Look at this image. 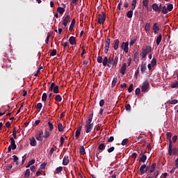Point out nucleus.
Returning a JSON list of instances; mask_svg holds the SVG:
<instances>
[{
    "label": "nucleus",
    "mask_w": 178,
    "mask_h": 178,
    "mask_svg": "<svg viewBox=\"0 0 178 178\" xmlns=\"http://www.w3.org/2000/svg\"><path fill=\"white\" fill-rule=\"evenodd\" d=\"M79 154H80V155H86V149H84V146L80 147Z\"/></svg>",
    "instance_id": "obj_31"
},
{
    "label": "nucleus",
    "mask_w": 178,
    "mask_h": 178,
    "mask_svg": "<svg viewBox=\"0 0 178 178\" xmlns=\"http://www.w3.org/2000/svg\"><path fill=\"white\" fill-rule=\"evenodd\" d=\"M172 154H173V155L177 154V149L176 147H172Z\"/></svg>",
    "instance_id": "obj_61"
},
{
    "label": "nucleus",
    "mask_w": 178,
    "mask_h": 178,
    "mask_svg": "<svg viewBox=\"0 0 178 178\" xmlns=\"http://www.w3.org/2000/svg\"><path fill=\"white\" fill-rule=\"evenodd\" d=\"M58 131H63V125L62 123L58 124Z\"/></svg>",
    "instance_id": "obj_50"
},
{
    "label": "nucleus",
    "mask_w": 178,
    "mask_h": 178,
    "mask_svg": "<svg viewBox=\"0 0 178 178\" xmlns=\"http://www.w3.org/2000/svg\"><path fill=\"white\" fill-rule=\"evenodd\" d=\"M105 144L101 143L100 145H99L98 149H99L100 151H104V149H105Z\"/></svg>",
    "instance_id": "obj_40"
},
{
    "label": "nucleus",
    "mask_w": 178,
    "mask_h": 178,
    "mask_svg": "<svg viewBox=\"0 0 178 178\" xmlns=\"http://www.w3.org/2000/svg\"><path fill=\"white\" fill-rule=\"evenodd\" d=\"M140 92H141V89H140V88H137L135 90L136 95H140Z\"/></svg>",
    "instance_id": "obj_60"
},
{
    "label": "nucleus",
    "mask_w": 178,
    "mask_h": 178,
    "mask_svg": "<svg viewBox=\"0 0 178 178\" xmlns=\"http://www.w3.org/2000/svg\"><path fill=\"white\" fill-rule=\"evenodd\" d=\"M56 55V49H54L50 53V56H55Z\"/></svg>",
    "instance_id": "obj_59"
},
{
    "label": "nucleus",
    "mask_w": 178,
    "mask_h": 178,
    "mask_svg": "<svg viewBox=\"0 0 178 178\" xmlns=\"http://www.w3.org/2000/svg\"><path fill=\"white\" fill-rule=\"evenodd\" d=\"M149 0H143V6H145L147 9H148V2Z\"/></svg>",
    "instance_id": "obj_38"
},
{
    "label": "nucleus",
    "mask_w": 178,
    "mask_h": 178,
    "mask_svg": "<svg viewBox=\"0 0 178 178\" xmlns=\"http://www.w3.org/2000/svg\"><path fill=\"white\" fill-rule=\"evenodd\" d=\"M129 143V138H125L122 141V145H127Z\"/></svg>",
    "instance_id": "obj_53"
},
{
    "label": "nucleus",
    "mask_w": 178,
    "mask_h": 178,
    "mask_svg": "<svg viewBox=\"0 0 178 178\" xmlns=\"http://www.w3.org/2000/svg\"><path fill=\"white\" fill-rule=\"evenodd\" d=\"M153 31L154 34H158V31H159V24L158 22L153 24Z\"/></svg>",
    "instance_id": "obj_11"
},
{
    "label": "nucleus",
    "mask_w": 178,
    "mask_h": 178,
    "mask_svg": "<svg viewBox=\"0 0 178 178\" xmlns=\"http://www.w3.org/2000/svg\"><path fill=\"white\" fill-rule=\"evenodd\" d=\"M17 134V132L16 131V127L13 128V138L15 140V138H17V136L16 135Z\"/></svg>",
    "instance_id": "obj_41"
},
{
    "label": "nucleus",
    "mask_w": 178,
    "mask_h": 178,
    "mask_svg": "<svg viewBox=\"0 0 178 178\" xmlns=\"http://www.w3.org/2000/svg\"><path fill=\"white\" fill-rule=\"evenodd\" d=\"M98 63H102V56H99L97 59Z\"/></svg>",
    "instance_id": "obj_64"
},
{
    "label": "nucleus",
    "mask_w": 178,
    "mask_h": 178,
    "mask_svg": "<svg viewBox=\"0 0 178 178\" xmlns=\"http://www.w3.org/2000/svg\"><path fill=\"white\" fill-rule=\"evenodd\" d=\"M171 88H178V81L174 82L172 84H171Z\"/></svg>",
    "instance_id": "obj_49"
},
{
    "label": "nucleus",
    "mask_w": 178,
    "mask_h": 178,
    "mask_svg": "<svg viewBox=\"0 0 178 178\" xmlns=\"http://www.w3.org/2000/svg\"><path fill=\"white\" fill-rule=\"evenodd\" d=\"M161 41H162V34L160 33L156 40V45H159Z\"/></svg>",
    "instance_id": "obj_29"
},
{
    "label": "nucleus",
    "mask_w": 178,
    "mask_h": 178,
    "mask_svg": "<svg viewBox=\"0 0 178 178\" xmlns=\"http://www.w3.org/2000/svg\"><path fill=\"white\" fill-rule=\"evenodd\" d=\"M109 47H111V39L107 38L104 47V52L106 54H108V51H109Z\"/></svg>",
    "instance_id": "obj_8"
},
{
    "label": "nucleus",
    "mask_w": 178,
    "mask_h": 178,
    "mask_svg": "<svg viewBox=\"0 0 178 178\" xmlns=\"http://www.w3.org/2000/svg\"><path fill=\"white\" fill-rule=\"evenodd\" d=\"M107 151L109 154H111V152H113V151H115V147L113 146L111 147L109 149H108Z\"/></svg>",
    "instance_id": "obj_63"
},
{
    "label": "nucleus",
    "mask_w": 178,
    "mask_h": 178,
    "mask_svg": "<svg viewBox=\"0 0 178 178\" xmlns=\"http://www.w3.org/2000/svg\"><path fill=\"white\" fill-rule=\"evenodd\" d=\"M69 20H70V15H67L66 17L64 18L63 21V24L65 27L67 26V23H69Z\"/></svg>",
    "instance_id": "obj_14"
},
{
    "label": "nucleus",
    "mask_w": 178,
    "mask_h": 178,
    "mask_svg": "<svg viewBox=\"0 0 178 178\" xmlns=\"http://www.w3.org/2000/svg\"><path fill=\"white\" fill-rule=\"evenodd\" d=\"M147 70V63H142L141 67H140V72L142 74Z\"/></svg>",
    "instance_id": "obj_18"
},
{
    "label": "nucleus",
    "mask_w": 178,
    "mask_h": 178,
    "mask_svg": "<svg viewBox=\"0 0 178 178\" xmlns=\"http://www.w3.org/2000/svg\"><path fill=\"white\" fill-rule=\"evenodd\" d=\"M156 168V163H154L153 164H152V165L150 167V170L148 172L150 173H154V172H155Z\"/></svg>",
    "instance_id": "obj_25"
},
{
    "label": "nucleus",
    "mask_w": 178,
    "mask_h": 178,
    "mask_svg": "<svg viewBox=\"0 0 178 178\" xmlns=\"http://www.w3.org/2000/svg\"><path fill=\"white\" fill-rule=\"evenodd\" d=\"M142 51L146 54L148 55L151 51H152V47L151 46H146L145 49H142Z\"/></svg>",
    "instance_id": "obj_13"
},
{
    "label": "nucleus",
    "mask_w": 178,
    "mask_h": 178,
    "mask_svg": "<svg viewBox=\"0 0 178 178\" xmlns=\"http://www.w3.org/2000/svg\"><path fill=\"white\" fill-rule=\"evenodd\" d=\"M75 24H76V19H73L71 22V24L70 25V28H69L70 31H71V32L73 31V29H74Z\"/></svg>",
    "instance_id": "obj_22"
},
{
    "label": "nucleus",
    "mask_w": 178,
    "mask_h": 178,
    "mask_svg": "<svg viewBox=\"0 0 178 178\" xmlns=\"http://www.w3.org/2000/svg\"><path fill=\"white\" fill-rule=\"evenodd\" d=\"M105 20H106V15L105 13L102 12V14H99L98 15V24H104V23H105Z\"/></svg>",
    "instance_id": "obj_3"
},
{
    "label": "nucleus",
    "mask_w": 178,
    "mask_h": 178,
    "mask_svg": "<svg viewBox=\"0 0 178 178\" xmlns=\"http://www.w3.org/2000/svg\"><path fill=\"white\" fill-rule=\"evenodd\" d=\"M134 10L133 9H131L130 10H129L127 13V17H128V19H131V17H133V11Z\"/></svg>",
    "instance_id": "obj_30"
},
{
    "label": "nucleus",
    "mask_w": 178,
    "mask_h": 178,
    "mask_svg": "<svg viewBox=\"0 0 178 178\" xmlns=\"http://www.w3.org/2000/svg\"><path fill=\"white\" fill-rule=\"evenodd\" d=\"M63 170V167L60 166L56 169L54 173L56 175H59V173H60V172H62Z\"/></svg>",
    "instance_id": "obj_34"
},
{
    "label": "nucleus",
    "mask_w": 178,
    "mask_h": 178,
    "mask_svg": "<svg viewBox=\"0 0 178 178\" xmlns=\"http://www.w3.org/2000/svg\"><path fill=\"white\" fill-rule=\"evenodd\" d=\"M55 101H56V102H62V96H60V95H57L55 97Z\"/></svg>",
    "instance_id": "obj_37"
},
{
    "label": "nucleus",
    "mask_w": 178,
    "mask_h": 178,
    "mask_svg": "<svg viewBox=\"0 0 178 178\" xmlns=\"http://www.w3.org/2000/svg\"><path fill=\"white\" fill-rule=\"evenodd\" d=\"M24 177L25 178H29L30 177V169H27L25 172V174H24Z\"/></svg>",
    "instance_id": "obj_44"
},
{
    "label": "nucleus",
    "mask_w": 178,
    "mask_h": 178,
    "mask_svg": "<svg viewBox=\"0 0 178 178\" xmlns=\"http://www.w3.org/2000/svg\"><path fill=\"white\" fill-rule=\"evenodd\" d=\"M34 163H35V160L32 159L28 162V164L26 166V168H30L31 166V165H34Z\"/></svg>",
    "instance_id": "obj_35"
},
{
    "label": "nucleus",
    "mask_w": 178,
    "mask_h": 178,
    "mask_svg": "<svg viewBox=\"0 0 178 178\" xmlns=\"http://www.w3.org/2000/svg\"><path fill=\"white\" fill-rule=\"evenodd\" d=\"M121 48L123 49L125 54H127V52H129V42H123L121 44Z\"/></svg>",
    "instance_id": "obj_6"
},
{
    "label": "nucleus",
    "mask_w": 178,
    "mask_h": 178,
    "mask_svg": "<svg viewBox=\"0 0 178 178\" xmlns=\"http://www.w3.org/2000/svg\"><path fill=\"white\" fill-rule=\"evenodd\" d=\"M65 8H62V7H58L57 8V12L58 13H60V15H63V13H65Z\"/></svg>",
    "instance_id": "obj_32"
},
{
    "label": "nucleus",
    "mask_w": 178,
    "mask_h": 178,
    "mask_svg": "<svg viewBox=\"0 0 178 178\" xmlns=\"http://www.w3.org/2000/svg\"><path fill=\"white\" fill-rule=\"evenodd\" d=\"M151 65H152V66H155V65H156V58H153L152 59Z\"/></svg>",
    "instance_id": "obj_56"
},
{
    "label": "nucleus",
    "mask_w": 178,
    "mask_h": 178,
    "mask_svg": "<svg viewBox=\"0 0 178 178\" xmlns=\"http://www.w3.org/2000/svg\"><path fill=\"white\" fill-rule=\"evenodd\" d=\"M42 108V103H38L37 105H36V109L38 110H40Z\"/></svg>",
    "instance_id": "obj_57"
},
{
    "label": "nucleus",
    "mask_w": 178,
    "mask_h": 178,
    "mask_svg": "<svg viewBox=\"0 0 178 178\" xmlns=\"http://www.w3.org/2000/svg\"><path fill=\"white\" fill-rule=\"evenodd\" d=\"M168 104H170V105H175L176 104H178V100L177 99H173L172 101L169 100Z\"/></svg>",
    "instance_id": "obj_42"
},
{
    "label": "nucleus",
    "mask_w": 178,
    "mask_h": 178,
    "mask_svg": "<svg viewBox=\"0 0 178 178\" xmlns=\"http://www.w3.org/2000/svg\"><path fill=\"white\" fill-rule=\"evenodd\" d=\"M69 156H65L63 159V165H64V166H67V165H69Z\"/></svg>",
    "instance_id": "obj_16"
},
{
    "label": "nucleus",
    "mask_w": 178,
    "mask_h": 178,
    "mask_svg": "<svg viewBox=\"0 0 178 178\" xmlns=\"http://www.w3.org/2000/svg\"><path fill=\"white\" fill-rule=\"evenodd\" d=\"M30 144L32 147H35V145H37V140H35L34 137L30 139Z\"/></svg>",
    "instance_id": "obj_24"
},
{
    "label": "nucleus",
    "mask_w": 178,
    "mask_h": 178,
    "mask_svg": "<svg viewBox=\"0 0 178 178\" xmlns=\"http://www.w3.org/2000/svg\"><path fill=\"white\" fill-rule=\"evenodd\" d=\"M120 43V41L119 40V39L114 40L113 49H115V51H118V49H119Z\"/></svg>",
    "instance_id": "obj_17"
},
{
    "label": "nucleus",
    "mask_w": 178,
    "mask_h": 178,
    "mask_svg": "<svg viewBox=\"0 0 178 178\" xmlns=\"http://www.w3.org/2000/svg\"><path fill=\"white\" fill-rule=\"evenodd\" d=\"M136 41H137L136 39L131 40L129 42L130 47H131L132 45H134V44H136Z\"/></svg>",
    "instance_id": "obj_62"
},
{
    "label": "nucleus",
    "mask_w": 178,
    "mask_h": 178,
    "mask_svg": "<svg viewBox=\"0 0 178 178\" xmlns=\"http://www.w3.org/2000/svg\"><path fill=\"white\" fill-rule=\"evenodd\" d=\"M140 56H141V58L144 59L147 58V54L142 50V52L140 54Z\"/></svg>",
    "instance_id": "obj_54"
},
{
    "label": "nucleus",
    "mask_w": 178,
    "mask_h": 178,
    "mask_svg": "<svg viewBox=\"0 0 178 178\" xmlns=\"http://www.w3.org/2000/svg\"><path fill=\"white\" fill-rule=\"evenodd\" d=\"M161 12L162 13H163V15H166V13H168V8L166 7V6H163V8H161Z\"/></svg>",
    "instance_id": "obj_39"
},
{
    "label": "nucleus",
    "mask_w": 178,
    "mask_h": 178,
    "mask_svg": "<svg viewBox=\"0 0 178 178\" xmlns=\"http://www.w3.org/2000/svg\"><path fill=\"white\" fill-rule=\"evenodd\" d=\"M139 158V162H143L144 163H145V161H147V156L143 154V153L140 154Z\"/></svg>",
    "instance_id": "obj_19"
},
{
    "label": "nucleus",
    "mask_w": 178,
    "mask_h": 178,
    "mask_svg": "<svg viewBox=\"0 0 178 178\" xmlns=\"http://www.w3.org/2000/svg\"><path fill=\"white\" fill-rule=\"evenodd\" d=\"M48 125L49 127V131H52V130H54V124H52V123L51 122H49Z\"/></svg>",
    "instance_id": "obj_55"
},
{
    "label": "nucleus",
    "mask_w": 178,
    "mask_h": 178,
    "mask_svg": "<svg viewBox=\"0 0 178 178\" xmlns=\"http://www.w3.org/2000/svg\"><path fill=\"white\" fill-rule=\"evenodd\" d=\"M43 135L44 131H42V130L39 131V134L35 136L36 140H38V141H42V138H44V136H42Z\"/></svg>",
    "instance_id": "obj_9"
},
{
    "label": "nucleus",
    "mask_w": 178,
    "mask_h": 178,
    "mask_svg": "<svg viewBox=\"0 0 178 178\" xmlns=\"http://www.w3.org/2000/svg\"><path fill=\"white\" fill-rule=\"evenodd\" d=\"M152 8L153 10H154V12H158L159 13H160L159 8L156 3H153L152 6Z\"/></svg>",
    "instance_id": "obj_21"
},
{
    "label": "nucleus",
    "mask_w": 178,
    "mask_h": 178,
    "mask_svg": "<svg viewBox=\"0 0 178 178\" xmlns=\"http://www.w3.org/2000/svg\"><path fill=\"white\" fill-rule=\"evenodd\" d=\"M94 127V123L90 124V123H86L85 126V130L86 133H91L92 129Z\"/></svg>",
    "instance_id": "obj_5"
},
{
    "label": "nucleus",
    "mask_w": 178,
    "mask_h": 178,
    "mask_svg": "<svg viewBox=\"0 0 178 178\" xmlns=\"http://www.w3.org/2000/svg\"><path fill=\"white\" fill-rule=\"evenodd\" d=\"M149 88V82H148V81H145L142 83V87H141L142 92H147Z\"/></svg>",
    "instance_id": "obj_4"
},
{
    "label": "nucleus",
    "mask_w": 178,
    "mask_h": 178,
    "mask_svg": "<svg viewBox=\"0 0 178 178\" xmlns=\"http://www.w3.org/2000/svg\"><path fill=\"white\" fill-rule=\"evenodd\" d=\"M94 116V113H92L89 115L88 120L86 121V123L92 124L91 122H92V118Z\"/></svg>",
    "instance_id": "obj_27"
},
{
    "label": "nucleus",
    "mask_w": 178,
    "mask_h": 178,
    "mask_svg": "<svg viewBox=\"0 0 178 178\" xmlns=\"http://www.w3.org/2000/svg\"><path fill=\"white\" fill-rule=\"evenodd\" d=\"M109 62V58H108V56H105L103 59V66H108V63Z\"/></svg>",
    "instance_id": "obj_28"
},
{
    "label": "nucleus",
    "mask_w": 178,
    "mask_h": 178,
    "mask_svg": "<svg viewBox=\"0 0 178 178\" xmlns=\"http://www.w3.org/2000/svg\"><path fill=\"white\" fill-rule=\"evenodd\" d=\"M10 147H12V149H16L17 148V146L16 145V141H15V139L13 138H10Z\"/></svg>",
    "instance_id": "obj_12"
},
{
    "label": "nucleus",
    "mask_w": 178,
    "mask_h": 178,
    "mask_svg": "<svg viewBox=\"0 0 178 178\" xmlns=\"http://www.w3.org/2000/svg\"><path fill=\"white\" fill-rule=\"evenodd\" d=\"M47 98H48L47 93H43L42 95V101H43V102H45L47 101Z\"/></svg>",
    "instance_id": "obj_43"
},
{
    "label": "nucleus",
    "mask_w": 178,
    "mask_h": 178,
    "mask_svg": "<svg viewBox=\"0 0 178 178\" xmlns=\"http://www.w3.org/2000/svg\"><path fill=\"white\" fill-rule=\"evenodd\" d=\"M116 83H118V76H115L113 79L112 83H111V87L113 88L115 86H116Z\"/></svg>",
    "instance_id": "obj_33"
},
{
    "label": "nucleus",
    "mask_w": 178,
    "mask_h": 178,
    "mask_svg": "<svg viewBox=\"0 0 178 178\" xmlns=\"http://www.w3.org/2000/svg\"><path fill=\"white\" fill-rule=\"evenodd\" d=\"M167 139L169 141V146H168V155L172 156V133L168 132L166 134Z\"/></svg>",
    "instance_id": "obj_2"
},
{
    "label": "nucleus",
    "mask_w": 178,
    "mask_h": 178,
    "mask_svg": "<svg viewBox=\"0 0 178 178\" xmlns=\"http://www.w3.org/2000/svg\"><path fill=\"white\" fill-rule=\"evenodd\" d=\"M49 136H50L49 131H47V130H46V131H44V136H43V138H48V137H49Z\"/></svg>",
    "instance_id": "obj_47"
},
{
    "label": "nucleus",
    "mask_w": 178,
    "mask_h": 178,
    "mask_svg": "<svg viewBox=\"0 0 178 178\" xmlns=\"http://www.w3.org/2000/svg\"><path fill=\"white\" fill-rule=\"evenodd\" d=\"M53 92L54 94H58L59 93V86L54 83V86L53 88Z\"/></svg>",
    "instance_id": "obj_26"
},
{
    "label": "nucleus",
    "mask_w": 178,
    "mask_h": 178,
    "mask_svg": "<svg viewBox=\"0 0 178 178\" xmlns=\"http://www.w3.org/2000/svg\"><path fill=\"white\" fill-rule=\"evenodd\" d=\"M81 126H79L77 129L76 131L75 132V138L76 140H79V137H80V134H81Z\"/></svg>",
    "instance_id": "obj_10"
},
{
    "label": "nucleus",
    "mask_w": 178,
    "mask_h": 178,
    "mask_svg": "<svg viewBox=\"0 0 178 178\" xmlns=\"http://www.w3.org/2000/svg\"><path fill=\"white\" fill-rule=\"evenodd\" d=\"M69 42H70V45L76 44V38L74 36L70 37Z\"/></svg>",
    "instance_id": "obj_20"
},
{
    "label": "nucleus",
    "mask_w": 178,
    "mask_h": 178,
    "mask_svg": "<svg viewBox=\"0 0 178 178\" xmlns=\"http://www.w3.org/2000/svg\"><path fill=\"white\" fill-rule=\"evenodd\" d=\"M131 9L132 10H134L136 9V6H137V0H133L131 3Z\"/></svg>",
    "instance_id": "obj_36"
},
{
    "label": "nucleus",
    "mask_w": 178,
    "mask_h": 178,
    "mask_svg": "<svg viewBox=\"0 0 178 178\" xmlns=\"http://www.w3.org/2000/svg\"><path fill=\"white\" fill-rule=\"evenodd\" d=\"M54 87H55V83L53 82L49 88V91H54Z\"/></svg>",
    "instance_id": "obj_58"
},
{
    "label": "nucleus",
    "mask_w": 178,
    "mask_h": 178,
    "mask_svg": "<svg viewBox=\"0 0 178 178\" xmlns=\"http://www.w3.org/2000/svg\"><path fill=\"white\" fill-rule=\"evenodd\" d=\"M145 31H149V29H151V24L149 23H147L145 26Z\"/></svg>",
    "instance_id": "obj_46"
},
{
    "label": "nucleus",
    "mask_w": 178,
    "mask_h": 178,
    "mask_svg": "<svg viewBox=\"0 0 178 178\" xmlns=\"http://www.w3.org/2000/svg\"><path fill=\"white\" fill-rule=\"evenodd\" d=\"M119 60V57L118 56H115V57L113 58H108V63L107 64L108 67H114L116 69V67L118 66V62Z\"/></svg>",
    "instance_id": "obj_1"
},
{
    "label": "nucleus",
    "mask_w": 178,
    "mask_h": 178,
    "mask_svg": "<svg viewBox=\"0 0 178 178\" xmlns=\"http://www.w3.org/2000/svg\"><path fill=\"white\" fill-rule=\"evenodd\" d=\"M158 175H159V170H156V171L152 174L153 178H156V177H158Z\"/></svg>",
    "instance_id": "obj_52"
},
{
    "label": "nucleus",
    "mask_w": 178,
    "mask_h": 178,
    "mask_svg": "<svg viewBox=\"0 0 178 178\" xmlns=\"http://www.w3.org/2000/svg\"><path fill=\"white\" fill-rule=\"evenodd\" d=\"M146 168H147V164H143L140 166V168L139 169L140 176H143V175L147 172Z\"/></svg>",
    "instance_id": "obj_7"
},
{
    "label": "nucleus",
    "mask_w": 178,
    "mask_h": 178,
    "mask_svg": "<svg viewBox=\"0 0 178 178\" xmlns=\"http://www.w3.org/2000/svg\"><path fill=\"white\" fill-rule=\"evenodd\" d=\"M136 143H138V144H142V143H144V138L143 136H138L136 138Z\"/></svg>",
    "instance_id": "obj_23"
},
{
    "label": "nucleus",
    "mask_w": 178,
    "mask_h": 178,
    "mask_svg": "<svg viewBox=\"0 0 178 178\" xmlns=\"http://www.w3.org/2000/svg\"><path fill=\"white\" fill-rule=\"evenodd\" d=\"M63 48H65L66 49H69V42H63Z\"/></svg>",
    "instance_id": "obj_48"
},
{
    "label": "nucleus",
    "mask_w": 178,
    "mask_h": 178,
    "mask_svg": "<svg viewBox=\"0 0 178 178\" xmlns=\"http://www.w3.org/2000/svg\"><path fill=\"white\" fill-rule=\"evenodd\" d=\"M127 67V65L126 64V63H124L120 69V73L122 74V76H124V74H126Z\"/></svg>",
    "instance_id": "obj_15"
},
{
    "label": "nucleus",
    "mask_w": 178,
    "mask_h": 178,
    "mask_svg": "<svg viewBox=\"0 0 178 178\" xmlns=\"http://www.w3.org/2000/svg\"><path fill=\"white\" fill-rule=\"evenodd\" d=\"M125 109L128 112H130V111H131V106H130V104H126L125 105Z\"/></svg>",
    "instance_id": "obj_51"
},
{
    "label": "nucleus",
    "mask_w": 178,
    "mask_h": 178,
    "mask_svg": "<svg viewBox=\"0 0 178 178\" xmlns=\"http://www.w3.org/2000/svg\"><path fill=\"white\" fill-rule=\"evenodd\" d=\"M167 10L168 12H172V10H173V4H168L167 6Z\"/></svg>",
    "instance_id": "obj_45"
}]
</instances>
